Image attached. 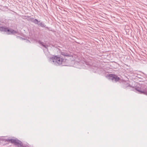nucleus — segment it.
Wrapping results in <instances>:
<instances>
[{
	"instance_id": "4",
	"label": "nucleus",
	"mask_w": 147,
	"mask_h": 147,
	"mask_svg": "<svg viewBox=\"0 0 147 147\" xmlns=\"http://www.w3.org/2000/svg\"><path fill=\"white\" fill-rule=\"evenodd\" d=\"M0 31L8 32L9 31V29L4 27H0Z\"/></svg>"
},
{
	"instance_id": "3",
	"label": "nucleus",
	"mask_w": 147,
	"mask_h": 147,
	"mask_svg": "<svg viewBox=\"0 0 147 147\" xmlns=\"http://www.w3.org/2000/svg\"><path fill=\"white\" fill-rule=\"evenodd\" d=\"M14 144L16 145H18L19 147H22L23 146L22 142L16 139Z\"/></svg>"
},
{
	"instance_id": "11",
	"label": "nucleus",
	"mask_w": 147,
	"mask_h": 147,
	"mask_svg": "<svg viewBox=\"0 0 147 147\" xmlns=\"http://www.w3.org/2000/svg\"><path fill=\"white\" fill-rule=\"evenodd\" d=\"M140 92L144 94L147 95V88L146 90L143 91H140Z\"/></svg>"
},
{
	"instance_id": "6",
	"label": "nucleus",
	"mask_w": 147,
	"mask_h": 147,
	"mask_svg": "<svg viewBox=\"0 0 147 147\" xmlns=\"http://www.w3.org/2000/svg\"><path fill=\"white\" fill-rule=\"evenodd\" d=\"M30 20L36 24H38V22H40V21L38 22L37 19L34 18H30Z\"/></svg>"
},
{
	"instance_id": "1",
	"label": "nucleus",
	"mask_w": 147,
	"mask_h": 147,
	"mask_svg": "<svg viewBox=\"0 0 147 147\" xmlns=\"http://www.w3.org/2000/svg\"><path fill=\"white\" fill-rule=\"evenodd\" d=\"M63 59L57 56H55L49 59V61L51 63L56 65H63Z\"/></svg>"
},
{
	"instance_id": "10",
	"label": "nucleus",
	"mask_w": 147,
	"mask_h": 147,
	"mask_svg": "<svg viewBox=\"0 0 147 147\" xmlns=\"http://www.w3.org/2000/svg\"><path fill=\"white\" fill-rule=\"evenodd\" d=\"M38 25L39 26H41L42 27H45L46 26L45 24L42 22H40V23H38Z\"/></svg>"
},
{
	"instance_id": "9",
	"label": "nucleus",
	"mask_w": 147,
	"mask_h": 147,
	"mask_svg": "<svg viewBox=\"0 0 147 147\" xmlns=\"http://www.w3.org/2000/svg\"><path fill=\"white\" fill-rule=\"evenodd\" d=\"M16 139H7L6 141L7 142H9L12 143H14Z\"/></svg>"
},
{
	"instance_id": "2",
	"label": "nucleus",
	"mask_w": 147,
	"mask_h": 147,
	"mask_svg": "<svg viewBox=\"0 0 147 147\" xmlns=\"http://www.w3.org/2000/svg\"><path fill=\"white\" fill-rule=\"evenodd\" d=\"M109 78L112 80L113 81L115 82H117L119 80V77L116 75L112 74H110L109 76Z\"/></svg>"
},
{
	"instance_id": "8",
	"label": "nucleus",
	"mask_w": 147,
	"mask_h": 147,
	"mask_svg": "<svg viewBox=\"0 0 147 147\" xmlns=\"http://www.w3.org/2000/svg\"><path fill=\"white\" fill-rule=\"evenodd\" d=\"M43 47H45L46 48H47V47H48V46L45 44L44 43L41 42L40 41H39L38 42Z\"/></svg>"
},
{
	"instance_id": "7",
	"label": "nucleus",
	"mask_w": 147,
	"mask_h": 147,
	"mask_svg": "<svg viewBox=\"0 0 147 147\" xmlns=\"http://www.w3.org/2000/svg\"><path fill=\"white\" fill-rule=\"evenodd\" d=\"M61 54L64 56H70V54L65 51H62L61 53Z\"/></svg>"
},
{
	"instance_id": "5",
	"label": "nucleus",
	"mask_w": 147,
	"mask_h": 147,
	"mask_svg": "<svg viewBox=\"0 0 147 147\" xmlns=\"http://www.w3.org/2000/svg\"><path fill=\"white\" fill-rule=\"evenodd\" d=\"M18 33V32L14 30H13L11 29L9 30V31H8V34H15L16 33Z\"/></svg>"
}]
</instances>
